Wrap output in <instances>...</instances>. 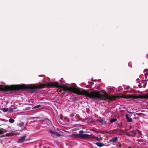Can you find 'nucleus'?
<instances>
[{
    "label": "nucleus",
    "instance_id": "f257e3e1",
    "mask_svg": "<svg viewBox=\"0 0 148 148\" xmlns=\"http://www.w3.org/2000/svg\"><path fill=\"white\" fill-rule=\"evenodd\" d=\"M58 82H51L47 84H41L37 86H26L24 84L22 85H11L4 86L0 85V91H7L14 90H19L23 89L28 90L30 92H34L37 91L38 89L44 88L47 86L48 87L57 86Z\"/></svg>",
    "mask_w": 148,
    "mask_h": 148
},
{
    "label": "nucleus",
    "instance_id": "f03ea898",
    "mask_svg": "<svg viewBox=\"0 0 148 148\" xmlns=\"http://www.w3.org/2000/svg\"><path fill=\"white\" fill-rule=\"evenodd\" d=\"M87 92L90 94V95L92 98L90 97H88L91 99H94L95 100H97L99 99L100 100H105V99H109L110 101H111L112 100H116V98L118 97L116 96H109L108 94L106 92H105L104 95H101L100 94L99 92V91L96 92L92 91L89 92L87 90Z\"/></svg>",
    "mask_w": 148,
    "mask_h": 148
},
{
    "label": "nucleus",
    "instance_id": "7ed1b4c3",
    "mask_svg": "<svg viewBox=\"0 0 148 148\" xmlns=\"http://www.w3.org/2000/svg\"><path fill=\"white\" fill-rule=\"evenodd\" d=\"M56 87H60L61 88H62L64 90L62 92V94L64 95L65 94L66 91H69L73 92L74 93L79 95H84L85 97H92L90 95V94L87 92V90H83L82 91L79 90L78 88H77L75 87H69L68 86H59L58 83V86H55Z\"/></svg>",
    "mask_w": 148,
    "mask_h": 148
},
{
    "label": "nucleus",
    "instance_id": "20e7f679",
    "mask_svg": "<svg viewBox=\"0 0 148 148\" xmlns=\"http://www.w3.org/2000/svg\"><path fill=\"white\" fill-rule=\"evenodd\" d=\"M78 134H75L73 135V136L76 138L81 139H85L90 138L91 136L88 134H84V132L83 130H80Z\"/></svg>",
    "mask_w": 148,
    "mask_h": 148
},
{
    "label": "nucleus",
    "instance_id": "39448f33",
    "mask_svg": "<svg viewBox=\"0 0 148 148\" xmlns=\"http://www.w3.org/2000/svg\"><path fill=\"white\" fill-rule=\"evenodd\" d=\"M130 98L134 99H136L138 98L144 99L145 98H148V96L145 97L142 95H140L139 96L134 95H130Z\"/></svg>",
    "mask_w": 148,
    "mask_h": 148
},
{
    "label": "nucleus",
    "instance_id": "423d86ee",
    "mask_svg": "<svg viewBox=\"0 0 148 148\" xmlns=\"http://www.w3.org/2000/svg\"><path fill=\"white\" fill-rule=\"evenodd\" d=\"M118 138L117 137H113L112 139L109 140V142L112 144L115 145L118 140Z\"/></svg>",
    "mask_w": 148,
    "mask_h": 148
},
{
    "label": "nucleus",
    "instance_id": "0eeeda50",
    "mask_svg": "<svg viewBox=\"0 0 148 148\" xmlns=\"http://www.w3.org/2000/svg\"><path fill=\"white\" fill-rule=\"evenodd\" d=\"M26 137V135L24 134V135L20 138L19 139L17 142L18 143H20L24 141L25 140V138Z\"/></svg>",
    "mask_w": 148,
    "mask_h": 148
},
{
    "label": "nucleus",
    "instance_id": "6e6552de",
    "mask_svg": "<svg viewBox=\"0 0 148 148\" xmlns=\"http://www.w3.org/2000/svg\"><path fill=\"white\" fill-rule=\"evenodd\" d=\"M135 130L130 131L127 133V135L129 136L135 137Z\"/></svg>",
    "mask_w": 148,
    "mask_h": 148
},
{
    "label": "nucleus",
    "instance_id": "1a4fd4ad",
    "mask_svg": "<svg viewBox=\"0 0 148 148\" xmlns=\"http://www.w3.org/2000/svg\"><path fill=\"white\" fill-rule=\"evenodd\" d=\"M97 122L99 123L102 125H106V121L104 120L103 119H98Z\"/></svg>",
    "mask_w": 148,
    "mask_h": 148
},
{
    "label": "nucleus",
    "instance_id": "9d476101",
    "mask_svg": "<svg viewBox=\"0 0 148 148\" xmlns=\"http://www.w3.org/2000/svg\"><path fill=\"white\" fill-rule=\"evenodd\" d=\"M135 136L138 135L137 137H140L141 134V132L138 129L135 130Z\"/></svg>",
    "mask_w": 148,
    "mask_h": 148
},
{
    "label": "nucleus",
    "instance_id": "9b49d317",
    "mask_svg": "<svg viewBox=\"0 0 148 148\" xmlns=\"http://www.w3.org/2000/svg\"><path fill=\"white\" fill-rule=\"evenodd\" d=\"M49 132L51 134H54V135H56L58 136H60V135L58 133H56V132H55L51 130H49Z\"/></svg>",
    "mask_w": 148,
    "mask_h": 148
},
{
    "label": "nucleus",
    "instance_id": "f8f14e48",
    "mask_svg": "<svg viewBox=\"0 0 148 148\" xmlns=\"http://www.w3.org/2000/svg\"><path fill=\"white\" fill-rule=\"evenodd\" d=\"M95 144L99 147H102L105 145V144L104 143L99 142H97L95 143Z\"/></svg>",
    "mask_w": 148,
    "mask_h": 148
},
{
    "label": "nucleus",
    "instance_id": "ddd939ff",
    "mask_svg": "<svg viewBox=\"0 0 148 148\" xmlns=\"http://www.w3.org/2000/svg\"><path fill=\"white\" fill-rule=\"evenodd\" d=\"M6 132L7 131L6 130L2 128L0 129V135Z\"/></svg>",
    "mask_w": 148,
    "mask_h": 148
},
{
    "label": "nucleus",
    "instance_id": "4468645a",
    "mask_svg": "<svg viewBox=\"0 0 148 148\" xmlns=\"http://www.w3.org/2000/svg\"><path fill=\"white\" fill-rule=\"evenodd\" d=\"M128 115H129L128 114H126V118L127 119V121L129 122H132V119L131 118L129 117L128 116Z\"/></svg>",
    "mask_w": 148,
    "mask_h": 148
},
{
    "label": "nucleus",
    "instance_id": "2eb2a0df",
    "mask_svg": "<svg viewBox=\"0 0 148 148\" xmlns=\"http://www.w3.org/2000/svg\"><path fill=\"white\" fill-rule=\"evenodd\" d=\"M92 138L95 139L97 141H99L101 140H102L101 138H99L98 137L96 136H93Z\"/></svg>",
    "mask_w": 148,
    "mask_h": 148
},
{
    "label": "nucleus",
    "instance_id": "dca6fc26",
    "mask_svg": "<svg viewBox=\"0 0 148 148\" xmlns=\"http://www.w3.org/2000/svg\"><path fill=\"white\" fill-rule=\"evenodd\" d=\"M117 121V119L116 118L112 119L110 121L111 123H113L114 122H116Z\"/></svg>",
    "mask_w": 148,
    "mask_h": 148
},
{
    "label": "nucleus",
    "instance_id": "f3484780",
    "mask_svg": "<svg viewBox=\"0 0 148 148\" xmlns=\"http://www.w3.org/2000/svg\"><path fill=\"white\" fill-rule=\"evenodd\" d=\"M24 125V123L23 122H21L20 123L18 124L17 125L20 127H22Z\"/></svg>",
    "mask_w": 148,
    "mask_h": 148
},
{
    "label": "nucleus",
    "instance_id": "a211bd4d",
    "mask_svg": "<svg viewBox=\"0 0 148 148\" xmlns=\"http://www.w3.org/2000/svg\"><path fill=\"white\" fill-rule=\"evenodd\" d=\"M14 120L12 119H10L9 120V121L10 123H13L14 122Z\"/></svg>",
    "mask_w": 148,
    "mask_h": 148
},
{
    "label": "nucleus",
    "instance_id": "6ab92c4d",
    "mask_svg": "<svg viewBox=\"0 0 148 148\" xmlns=\"http://www.w3.org/2000/svg\"><path fill=\"white\" fill-rule=\"evenodd\" d=\"M3 112H6L8 111V109L6 108H3Z\"/></svg>",
    "mask_w": 148,
    "mask_h": 148
},
{
    "label": "nucleus",
    "instance_id": "aec40b11",
    "mask_svg": "<svg viewBox=\"0 0 148 148\" xmlns=\"http://www.w3.org/2000/svg\"><path fill=\"white\" fill-rule=\"evenodd\" d=\"M41 106V105H38L37 106H34L33 108H39V107H40V106Z\"/></svg>",
    "mask_w": 148,
    "mask_h": 148
},
{
    "label": "nucleus",
    "instance_id": "412c9836",
    "mask_svg": "<svg viewBox=\"0 0 148 148\" xmlns=\"http://www.w3.org/2000/svg\"><path fill=\"white\" fill-rule=\"evenodd\" d=\"M58 88H59V92H60L62 93V91H64L63 89H62V88H60V87H57Z\"/></svg>",
    "mask_w": 148,
    "mask_h": 148
},
{
    "label": "nucleus",
    "instance_id": "4be33fe9",
    "mask_svg": "<svg viewBox=\"0 0 148 148\" xmlns=\"http://www.w3.org/2000/svg\"><path fill=\"white\" fill-rule=\"evenodd\" d=\"M6 136H12V134L11 133H10L6 134Z\"/></svg>",
    "mask_w": 148,
    "mask_h": 148
},
{
    "label": "nucleus",
    "instance_id": "5701e85b",
    "mask_svg": "<svg viewBox=\"0 0 148 148\" xmlns=\"http://www.w3.org/2000/svg\"><path fill=\"white\" fill-rule=\"evenodd\" d=\"M74 116V114L73 113H72L70 115V116L71 117H72Z\"/></svg>",
    "mask_w": 148,
    "mask_h": 148
},
{
    "label": "nucleus",
    "instance_id": "b1692460",
    "mask_svg": "<svg viewBox=\"0 0 148 148\" xmlns=\"http://www.w3.org/2000/svg\"><path fill=\"white\" fill-rule=\"evenodd\" d=\"M148 71V69H146L144 70V71Z\"/></svg>",
    "mask_w": 148,
    "mask_h": 148
},
{
    "label": "nucleus",
    "instance_id": "393cba45",
    "mask_svg": "<svg viewBox=\"0 0 148 148\" xmlns=\"http://www.w3.org/2000/svg\"><path fill=\"white\" fill-rule=\"evenodd\" d=\"M140 86H141V84H139L138 85V86L139 88H140Z\"/></svg>",
    "mask_w": 148,
    "mask_h": 148
},
{
    "label": "nucleus",
    "instance_id": "a878e982",
    "mask_svg": "<svg viewBox=\"0 0 148 148\" xmlns=\"http://www.w3.org/2000/svg\"><path fill=\"white\" fill-rule=\"evenodd\" d=\"M121 145L120 144V143H119V147H121Z\"/></svg>",
    "mask_w": 148,
    "mask_h": 148
},
{
    "label": "nucleus",
    "instance_id": "bb28decb",
    "mask_svg": "<svg viewBox=\"0 0 148 148\" xmlns=\"http://www.w3.org/2000/svg\"><path fill=\"white\" fill-rule=\"evenodd\" d=\"M143 86L144 87H145L146 86V85L145 84H144Z\"/></svg>",
    "mask_w": 148,
    "mask_h": 148
},
{
    "label": "nucleus",
    "instance_id": "cd10ccee",
    "mask_svg": "<svg viewBox=\"0 0 148 148\" xmlns=\"http://www.w3.org/2000/svg\"><path fill=\"white\" fill-rule=\"evenodd\" d=\"M59 88L57 90V91H58V92H59Z\"/></svg>",
    "mask_w": 148,
    "mask_h": 148
},
{
    "label": "nucleus",
    "instance_id": "c85d7f7f",
    "mask_svg": "<svg viewBox=\"0 0 148 148\" xmlns=\"http://www.w3.org/2000/svg\"><path fill=\"white\" fill-rule=\"evenodd\" d=\"M129 88V87H127L126 89H128Z\"/></svg>",
    "mask_w": 148,
    "mask_h": 148
},
{
    "label": "nucleus",
    "instance_id": "c756f323",
    "mask_svg": "<svg viewBox=\"0 0 148 148\" xmlns=\"http://www.w3.org/2000/svg\"><path fill=\"white\" fill-rule=\"evenodd\" d=\"M147 136V137H148V135Z\"/></svg>",
    "mask_w": 148,
    "mask_h": 148
}]
</instances>
